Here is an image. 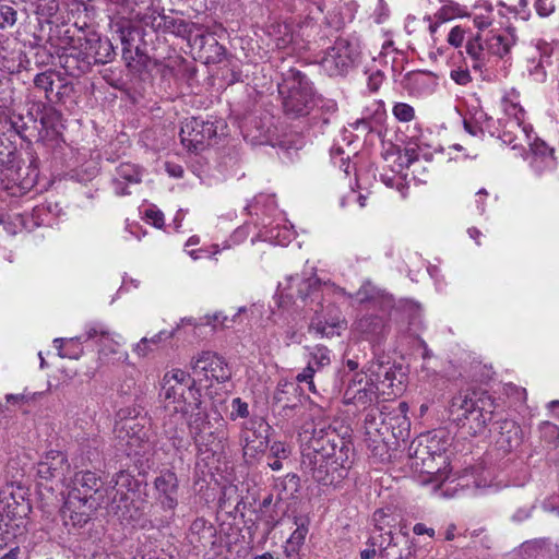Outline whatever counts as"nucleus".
<instances>
[{
  "mask_svg": "<svg viewBox=\"0 0 559 559\" xmlns=\"http://www.w3.org/2000/svg\"><path fill=\"white\" fill-rule=\"evenodd\" d=\"M306 444L301 453V467L314 481L323 486L342 483L352 468L353 445L335 428L318 421L300 432Z\"/></svg>",
  "mask_w": 559,
  "mask_h": 559,
  "instance_id": "nucleus-1",
  "label": "nucleus"
},
{
  "mask_svg": "<svg viewBox=\"0 0 559 559\" xmlns=\"http://www.w3.org/2000/svg\"><path fill=\"white\" fill-rule=\"evenodd\" d=\"M159 399L163 402L162 421L165 436L176 450L187 449L189 441L178 429L191 409L202 405L201 392L195 380L185 370L175 368L167 371L160 381Z\"/></svg>",
  "mask_w": 559,
  "mask_h": 559,
  "instance_id": "nucleus-2",
  "label": "nucleus"
},
{
  "mask_svg": "<svg viewBox=\"0 0 559 559\" xmlns=\"http://www.w3.org/2000/svg\"><path fill=\"white\" fill-rule=\"evenodd\" d=\"M495 408V401L488 393L466 391L452 397L449 413L457 425L467 428L471 436H478L486 430Z\"/></svg>",
  "mask_w": 559,
  "mask_h": 559,
  "instance_id": "nucleus-3",
  "label": "nucleus"
},
{
  "mask_svg": "<svg viewBox=\"0 0 559 559\" xmlns=\"http://www.w3.org/2000/svg\"><path fill=\"white\" fill-rule=\"evenodd\" d=\"M277 87L283 98L284 111L292 118L309 115L316 105L312 83L296 68L282 72V81Z\"/></svg>",
  "mask_w": 559,
  "mask_h": 559,
  "instance_id": "nucleus-4",
  "label": "nucleus"
},
{
  "mask_svg": "<svg viewBox=\"0 0 559 559\" xmlns=\"http://www.w3.org/2000/svg\"><path fill=\"white\" fill-rule=\"evenodd\" d=\"M130 409H120L117 413V420L114 433L119 447L127 455H142L148 448V429L145 427L146 418L132 415Z\"/></svg>",
  "mask_w": 559,
  "mask_h": 559,
  "instance_id": "nucleus-5",
  "label": "nucleus"
},
{
  "mask_svg": "<svg viewBox=\"0 0 559 559\" xmlns=\"http://www.w3.org/2000/svg\"><path fill=\"white\" fill-rule=\"evenodd\" d=\"M271 426L263 418H251L241 425L239 442L247 462L255 460L269 447Z\"/></svg>",
  "mask_w": 559,
  "mask_h": 559,
  "instance_id": "nucleus-6",
  "label": "nucleus"
},
{
  "mask_svg": "<svg viewBox=\"0 0 559 559\" xmlns=\"http://www.w3.org/2000/svg\"><path fill=\"white\" fill-rule=\"evenodd\" d=\"M76 497V492L67 495L61 509L63 524L69 527V531L83 528L104 503V501L85 502Z\"/></svg>",
  "mask_w": 559,
  "mask_h": 559,
  "instance_id": "nucleus-7",
  "label": "nucleus"
},
{
  "mask_svg": "<svg viewBox=\"0 0 559 559\" xmlns=\"http://www.w3.org/2000/svg\"><path fill=\"white\" fill-rule=\"evenodd\" d=\"M216 133L217 127L214 121L192 117L182 123L179 135L181 143L189 151H200Z\"/></svg>",
  "mask_w": 559,
  "mask_h": 559,
  "instance_id": "nucleus-8",
  "label": "nucleus"
},
{
  "mask_svg": "<svg viewBox=\"0 0 559 559\" xmlns=\"http://www.w3.org/2000/svg\"><path fill=\"white\" fill-rule=\"evenodd\" d=\"M194 376L224 383L231 378V371L223 357L205 350L193 356L190 362Z\"/></svg>",
  "mask_w": 559,
  "mask_h": 559,
  "instance_id": "nucleus-9",
  "label": "nucleus"
},
{
  "mask_svg": "<svg viewBox=\"0 0 559 559\" xmlns=\"http://www.w3.org/2000/svg\"><path fill=\"white\" fill-rule=\"evenodd\" d=\"M318 286L319 281L314 276L306 277L298 274L286 276L277 286L278 306L286 307L297 299L305 301Z\"/></svg>",
  "mask_w": 559,
  "mask_h": 559,
  "instance_id": "nucleus-10",
  "label": "nucleus"
},
{
  "mask_svg": "<svg viewBox=\"0 0 559 559\" xmlns=\"http://www.w3.org/2000/svg\"><path fill=\"white\" fill-rule=\"evenodd\" d=\"M355 51L346 39H337L326 49L320 64L330 76L344 75L353 67Z\"/></svg>",
  "mask_w": 559,
  "mask_h": 559,
  "instance_id": "nucleus-11",
  "label": "nucleus"
},
{
  "mask_svg": "<svg viewBox=\"0 0 559 559\" xmlns=\"http://www.w3.org/2000/svg\"><path fill=\"white\" fill-rule=\"evenodd\" d=\"M99 336L98 360L102 365L129 364V354L120 348V343L110 336L109 332L100 325L90 326L86 331V340Z\"/></svg>",
  "mask_w": 559,
  "mask_h": 559,
  "instance_id": "nucleus-12",
  "label": "nucleus"
},
{
  "mask_svg": "<svg viewBox=\"0 0 559 559\" xmlns=\"http://www.w3.org/2000/svg\"><path fill=\"white\" fill-rule=\"evenodd\" d=\"M100 478L91 471H81L74 474L73 478L66 485L67 495L76 492L82 501H104V489H100Z\"/></svg>",
  "mask_w": 559,
  "mask_h": 559,
  "instance_id": "nucleus-13",
  "label": "nucleus"
},
{
  "mask_svg": "<svg viewBox=\"0 0 559 559\" xmlns=\"http://www.w3.org/2000/svg\"><path fill=\"white\" fill-rule=\"evenodd\" d=\"M229 438L228 425L223 419L216 424H212L211 428H206L191 438L197 449L202 452H223Z\"/></svg>",
  "mask_w": 559,
  "mask_h": 559,
  "instance_id": "nucleus-14",
  "label": "nucleus"
},
{
  "mask_svg": "<svg viewBox=\"0 0 559 559\" xmlns=\"http://www.w3.org/2000/svg\"><path fill=\"white\" fill-rule=\"evenodd\" d=\"M156 499L163 510L174 511L178 506L179 480L173 469H164L154 480Z\"/></svg>",
  "mask_w": 559,
  "mask_h": 559,
  "instance_id": "nucleus-15",
  "label": "nucleus"
},
{
  "mask_svg": "<svg viewBox=\"0 0 559 559\" xmlns=\"http://www.w3.org/2000/svg\"><path fill=\"white\" fill-rule=\"evenodd\" d=\"M70 469L67 456L59 451H50L37 465V475L45 480H64L66 473Z\"/></svg>",
  "mask_w": 559,
  "mask_h": 559,
  "instance_id": "nucleus-16",
  "label": "nucleus"
},
{
  "mask_svg": "<svg viewBox=\"0 0 559 559\" xmlns=\"http://www.w3.org/2000/svg\"><path fill=\"white\" fill-rule=\"evenodd\" d=\"M99 50L95 52L94 56H92V61H83L81 64L75 66L78 62L76 58L73 55H67L63 57V63L62 67L66 69V71L73 75L78 76L84 72H86L90 68V66L93 63H106L111 60V55L114 53L112 47L109 40H98Z\"/></svg>",
  "mask_w": 559,
  "mask_h": 559,
  "instance_id": "nucleus-17",
  "label": "nucleus"
},
{
  "mask_svg": "<svg viewBox=\"0 0 559 559\" xmlns=\"http://www.w3.org/2000/svg\"><path fill=\"white\" fill-rule=\"evenodd\" d=\"M141 178L142 175L136 165L130 163L120 164L111 181L115 193L119 197L131 194L129 187L139 185Z\"/></svg>",
  "mask_w": 559,
  "mask_h": 559,
  "instance_id": "nucleus-18",
  "label": "nucleus"
},
{
  "mask_svg": "<svg viewBox=\"0 0 559 559\" xmlns=\"http://www.w3.org/2000/svg\"><path fill=\"white\" fill-rule=\"evenodd\" d=\"M130 497L122 486L107 487L104 489V503L102 508L107 509L109 513L119 515L123 520H128L124 509L129 508Z\"/></svg>",
  "mask_w": 559,
  "mask_h": 559,
  "instance_id": "nucleus-19",
  "label": "nucleus"
},
{
  "mask_svg": "<svg viewBox=\"0 0 559 559\" xmlns=\"http://www.w3.org/2000/svg\"><path fill=\"white\" fill-rule=\"evenodd\" d=\"M498 438L497 443L504 451H511L520 445L522 441L521 427L512 419H502L497 421Z\"/></svg>",
  "mask_w": 559,
  "mask_h": 559,
  "instance_id": "nucleus-20",
  "label": "nucleus"
},
{
  "mask_svg": "<svg viewBox=\"0 0 559 559\" xmlns=\"http://www.w3.org/2000/svg\"><path fill=\"white\" fill-rule=\"evenodd\" d=\"M179 326L171 331L162 330L154 334L152 337H142L136 344L133 345L132 350L139 357H146L154 350V346H158L162 342L170 340L175 336Z\"/></svg>",
  "mask_w": 559,
  "mask_h": 559,
  "instance_id": "nucleus-21",
  "label": "nucleus"
},
{
  "mask_svg": "<svg viewBox=\"0 0 559 559\" xmlns=\"http://www.w3.org/2000/svg\"><path fill=\"white\" fill-rule=\"evenodd\" d=\"M515 39L512 35L492 34L486 38L487 59L490 56L503 58L507 56L511 47L514 45Z\"/></svg>",
  "mask_w": 559,
  "mask_h": 559,
  "instance_id": "nucleus-22",
  "label": "nucleus"
},
{
  "mask_svg": "<svg viewBox=\"0 0 559 559\" xmlns=\"http://www.w3.org/2000/svg\"><path fill=\"white\" fill-rule=\"evenodd\" d=\"M162 22L163 27L166 31L182 38H190L195 31L199 32L202 29V26L197 23L187 22L186 20L176 19L168 15H163Z\"/></svg>",
  "mask_w": 559,
  "mask_h": 559,
  "instance_id": "nucleus-23",
  "label": "nucleus"
},
{
  "mask_svg": "<svg viewBox=\"0 0 559 559\" xmlns=\"http://www.w3.org/2000/svg\"><path fill=\"white\" fill-rule=\"evenodd\" d=\"M465 51L472 59V67L476 70H481L488 63L486 43H481L480 35L469 38L465 45Z\"/></svg>",
  "mask_w": 559,
  "mask_h": 559,
  "instance_id": "nucleus-24",
  "label": "nucleus"
},
{
  "mask_svg": "<svg viewBox=\"0 0 559 559\" xmlns=\"http://www.w3.org/2000/svg\"><path fill=\"white\" fill-rule=\"evenodd\" d=\"M362 381L364 377L360 373H356L354 376V379L350 381L345 392V397L348 401L361 404L371 401L373 392L367 389V385L369 384L368 380L365 381L364 385Z\"/></svg>",
  "mask_w": 559,
  "mask_h": 559,
  "instance_id": "nucleus-25",
  "label": "nucleus"
},
{
  "mask_svg": "<svg viewBox=\"0 0 559 559\" xmlns=\"http://www.w3.org/2000/svg\"><path fill=\"white\" fill-rule=\"evenodd\" d=\"M356 328L367 337L378 338L384 334L385 324L382 317L369 314L360 318Z\"/></svg>",
  "mask_w": 559,
  "mask_h": 559,
  "instance_id": "nucleus-26",
  "label": "nucleus"
},
{
  "mask_svg": "<svg viewBox=\"0 0 559 559\" xmlns=\"http://www.w3.org/2000/svg\"><path fill=\"white\" fill-rule=\"evenodd\" d=\"M185 417H187V426L191 438L199 435L200 431L211 428L212 423L210 421L206 412L202 409L201 405L199 408L191 409Z\"/></svg>",
  "mask_w": 559,
  "mask_h": 559,
  "instance_id": "nucleus-27",
  "label": "nucleus"
},
{
  "mask_svg": "<svg viewBox=\"0 0 559 559\" xmlns=\"http://www.w3.org/2000/svg\"><path fill=\"white\" fill-rule=\"evenodd\" d=\"M377 554H379L380 559L400 558V555L392 554L388 547H384L380 542L378 543V537H370L367 542V548L360 551V559H372Z\"/></svg>",
  "mask_w": 559,
  "mask_h": 559,
  "instance_id": "nucleus-28",
  "label": "nucleus"
},
{
  "mask_svg": "<svg viewBox=\"0 0 559 559\" xmlns=\"http://www.w3.org/2000/svg\"><path fill=\"white\" fill-rule=\"evenodd\" d=\"M364 423L367 435L377 432L382 436V429L388 428L389 425L386 418L383 417V413L378 407H372L367 412Z\"/></svg>",
  "mask_w": 559,
  "mask_h": 559,
  "instance_id": "nucleus-29",
  "label": "nucleus"
},
{
  "mask_svg": "<svg viewBox=\"0 0 559 559\" xmlns=\"http://www.w3.org/2000/svg\"><path fill=\"white\" fill-rule=\"evenodd\" d=\"M276 412V415L284 419L289 420L295 417H299L304 415L305 406L301 403L300 399L297 395L293 396V401L283 403L273 408Z\"/></svg>",
  "mask_w": 559,
  "mask_h": 559,
  "instance_id": "nucleus-30",
  "label": "nucleus"
},
{
  "mask_svg": "<svg viewBox=\"0 0 559 559\" xmlns=\"http://www.w3.org/2000/svg\"><path fill=\"white\" fill-rule=\"evenodd\" d=\"M342 322L340 320H333L332 322L322 321L319 318L313 319L310 323V331H314L321 336L332 337L340 334Z\"/></svg>",
  "mask_w": 559,
  "mask_h": 559,
  "instance_id": "nucleus-31",
  "label": "nucleus"
},
{
  "mask_svg": "<svg viewBox=\"0 0 559 559\" xmlns=\"http://www.w3.org/2000/svg\"><path fill=\"white\" fill-rule=\"evenodd\" d=\"M297 386L290 382H280L274 391L272 406L273 408L282 405L283 403L293 401L296 395Z\"/></svg>",
  "mask_w": 559,
  "mask_h": 559,
  "instance_id": "nucleus-32",
  "label": "nucleus"
},
{
  "mask_svg": "<svg viewBox=\"0 0 559 559\" xmlns=\"http://www.w3.org/2000/svg\"><path fill=\"white\" fill-rule=\"evenodd\" d=\"M81 340V337H78L76 340L70 338H56L53 341L55 346L59 349V355L61 357H67L70 359H79L83 354V348L81 346H76L75 349H72L71 346L76 344V341Z\"/></svg>",
  "mask_w": 559,
  "mask_h": 559,
  "instance_id": "nucleus-33",
  "label": "nucleus"
},
{
  "mask_svg": "<svg viewBox=\"0 0 559 559\" xmlns=\"http://www.w3.org/2000/svg\"><path fill=\"white\" fill-rule=\"evenodd\" d=\"M432 82L433 78L427 72L418 71L407 74V85L416 92L429 88Z\"/></svg>",
  "mask_w": 559,
  "mask_h": 559,
  "instance_id": "nucleus-34",
  "label": "nucleus"
},
{
  "mask_svg": "<svg viewBox=\"0 0 559 559\" xmlns=\"http://www.w3.org/2000/svg\"><path fill=\"white\" fill-rule=\"evenodd\" d=\"M56 73L51 70L38 73L34 79V84L37 88L45 91L46 98L51 100L49 94L53 92V76Z\"/></svg>",
  "mask_w": 559,
  "mask_h": 559,
  "instance_id": "nucleus-35",
  "label": "nucleus"
},
{
  "mask_svg": "<svg viewBox=\"0 0 559 559\" xmlns=\"http://www.w3.org/2000/svg\"><path fill=\"white\" fill-rule=\"evenodd\" d=\"M296 530L292 533L287 542L290 545H304L308 534V521L305 518H295Z\"/></svg>",
  "mask_w": 559,
  "mask_h": 559,
  "instance_id": "nucleus-36",
  "label": "nucleus"
},
{
  "mask_svg": "<svg viewBox=\"0 0 559 559\" xmlns=\"http://www.w3.org/2000/svg\"><path fill=\"white\" fill-rule=\"evenodd\" d=\"M310 355V361L313 364L317 371H319L324 366H329L331 362L330 350L324 346H316Z\"/></svg>",
  "mask_w": 559,
  "mask_h": 559,
  "instance_id": "nucleus-37",
  "label": "nucleus"
},
{
  "mask_svg": "<svg viewBox=\"0 0 559 559\" xmlns=\"http://www.w3.org/2000/svg\"><path fill=\"white\" fill-rule=\"evenodd\" d=\"M392 112L401 122H409L415 118V109L406 103H396L393 106Z\"/></svg>",
  "mask_w": 559,
  "mask_h": 559,
  "instance_id": "nucleus-38",
  "label": "nucleus"
},
{
  "mask_svg": "<svg viewBox=\"0 0 559 559\" xmlns=\"http://www.w3.org/2000/svg\"><path fill=\"white\" fill-rule=\"evenodd\" d=\"M379 290L370 282H366L355 294V298L360 304L369 302L378 298Z\"/></svg>",
  "mask_w": 559,
  "mask_h": 559,
  "instance_id": "nucleus-39",
  "label": "nucleus"
},
{
  "mask_svg": "<svg viewBox=\"0 0 559 559\" xmlns=\"http://www.w3.org/2000/svg\"><path fill=\"white\" fill-rule=\"evenodd\" d=\"M17 20L16 11L7 4H0V29L12 27Z\"/></svg>",
  "mask_w": 559,
  "mask_h": 559,
  "instance_id": "nucleus-40",
  "label": "nucleus"
},
{
  "mask_svg": "<svg viewBox=\"0 0 559 559\" xmlns=\"http://www.w3.org/2000/svg\"><path fill=\"white\" fill-rule=\"evenodd\" d=\"M16 160V152L12 145L0 144V166L11 169Z\"/></svg>",
  "mask_w": 559,
  "mask_h": 559,
  "instance_id": "nucleus-41",
  "label": "nucleus"
},
{
  "mask_svg": "<svg viewBox=\"0 0 559 559\" xmlns=\"http://www.w3.org/2000/svg\"><path fill=\"white\" fill-rule=\"evenodd\" d=\"M316 372H317L316 367L313 366V364L311 361H309L308 366L306 368H304L302 371L296 376V380L298 382L307 383L309 390L314 392L316 388H314V383H313V376Z\"/></svg>",
  "mask_w": 559,
  "mask_h": 559,
  "instance_id": "nucleus-42",
  "label": "nucleus"
},
{
  "mask_svg": "<svg viewBox=\"0 0 559 559\" xmlns=\"http://www.w3.org/2000/svg\"><path fill=\"white\" fill-rule=\"evenodd\" d=\"M231 408L230 419L233 420L236 418H247L249 416L248 404L240 397H236L231 401Z\"/></svg>",
  "mask_w": 559,
  "mask_h": 559,
  "instance_id": "nucleus-43",
  "label": "nucleus"
},
{
  "mask_svg": "<svg viewBox=\"0 0 559 559\" xmlns=\"http://www.w3.org/2000/svg\"><path fill=\"white\" fill-rule=\"evenodd\" d=\"M277 486H281L283 491L294 495L299 488V477L296 474H287Z\"/></svg>",
  "mask_w": 559,
  "mask_h": 559,
  "instance_id": "nucleus-44",
  "label": "nucleus"
},
{
  "mask_svg": "<svg viewBox=\"0 0 559 559\" xmlns=\"http://www.w3.org/2000/svg\"><path fill=\"white\" fill-rule=\"evenodd\" d=\"M508 116L512 117V122L515 123L519 128L523 126L524 122V109L516 104H507L504 108Z\"/></svg>",
  "mask_w": 559,
  "mask_h": 559,
  "instance_id": "nucleus-45",
  "label": "nucleus"
},
{
  "mask_svg": "<svg viewBox=\"0 0 559 559\" xmlns=\"http://www.w3.org/2000/svg\"><path fill=\"white\" fill-rule=\"evenodd\" d=\"M427 476L423 477V484H435V489L440 488L441 484L447 479V474L438 469L437 472L426 471Z\"/></svg>",
  "mask_w": 559,
  "mask_h": 559,
  "instance_id": "nucleus-46",
  "label": "nucleus"
},
{
  "mask_svg": "<svg viewBox=\"0 0 559 559\" xmlns=\"http://www.w3.org/2000/svg\"><path fill=\"white\" fill-rule=\"evenodd\" d=\"M290 453L289 448L281 441H275L270 445V456L273 459H287Z\"/></svg>",
  "mask_w": 559,
  "mask_h": 559,
  "instance_id": "nucleus-47",
  "label": "nucleus"
},
{
  "mask_svg": "<svg viewBox=\"0 0 559 559\" xmlns=\"http://www.w3.org/2000/svg\"><path fill=\"white\" fill-rule=\"evenodd\" d=\"M534 5L537 14L542 17L549 16L556 8L554 0H536Z\"/></svg>",
  "mask_w": 559,
  "mask_h": 559,
  "instance_id": "nucleus-48",
  "label": "nucleus"
},
{
  "mask_svg": "<svg viewBox=\"0 0 559 559\" xmlns=\"http://www.w3.org/2000/svg\"><path fill=\"white\" fill-rule=\"evenodd\" d=\"M380 534L373 535L372 537H378V543L380 542L384 547H388L390 551H392V548H396L399 543L394 539L392 532H385L382 533V528H379Z\"/></svg>",
  "mask_w": 559,
  "mask_h": 559,
  "instance_id": "nucleus-49",
  "label": "nucleus"
},
{
  "mask_svg": "<svg viewBox=\"0 0 559 559\" xmlns=\"http://www.w3.org/2000/svg\"><path fill=\"white\" fill-rule=\"evenodd\" d=\"M464 33L461 26L453 27L448 35L449 44L454 47H460L464 41Z\"/></svg>",
  "mask_w": 559,
  "mask_h": 559,
  "instance_id": "nucleus-50",
  "label": "nucleus"
},
{
  "mask_svg": "<svg viewBox=\"0 0 559 559\" xmlns=\"http://www.w3.org/2000/svg\"><path fill=\"white\" fill-rule=\"evenodd\" d=\"M384 75L381 71L377 70L374 72H371L368 76V88L371 92H377L381 84L383 83Z\"/></svg>",
  "mask_w": 559,
  "mask_h": 559,
  "instance_id": "nucleus-51",
  "label": "nucleus"
},
{
  "mask_svg": "<svg viewBox=\"0 0 559 559\" xmlns=\"http://www.w3.org/2000/svg\"><path fill=\"white\" fill-rule=\"evenodd\" d=\"M510 12H514L519 15L523 21L528 20L531 12L528 10V1L527 0H519L518 4L513 8H509Z\"/></svg>",
  "mask_w": 559,
  "mask_h": 559,
  "instance_id": "nucleus-52",
  "label": "nucleus"
},
{
  "mask_svg": "<svg viewBox=\"0 0 559 559\" xmlns=\"http://www.w3.org/2000/svg\"><path fill=\"white\" fill-rule=\"evenodd\" d=\"M413 455H414V457L416 460L415 464L418 466L419 465L418 460H420L423 466L425 467L427 465V463H426V455L427 456L430 455L429 448L428 447H423L421 444H418V448L415 450Z\"/></svg>",
  "mask_w": 559,
  "mask_h": 559,
  "instance_id": "nucleus-53",
  "label": "nucleus"
},
{
  "mask_svg": "<svg viewBox=\"0 0 559 559\" xmlns=\"http://www.w3.org/2000/svg\"><path fill=\"white\" fill-rule=\"evenodd\" d=\"M451 78L461 85H465L471 81L469 73L467 71H452Z\"/></svg>",
  "mask_w": 559,
  "mask_h": 559,
  "instance_id": "nucleus-54",
  "label": "nucleus"
},
{
  "mask_svg": "<svg viewBox=\"0 0 559 559\" xmlns=\"http://www.w3.org/2000/svg\"><path fill=\"white\" fill-rule=\"evenodd\" d=\"M228 318L226 316H223L222 313H215L212 317L207 318V324H212L213 328L219 326H227Z\"/></svg>",
  "mask_w": 559,
  "mask_h": 559,
  "instance_id": "nucleus-55",
  "label": "nucleus"
},
{
  "mask_svg": "<svg viewBox=\"0 0 559 559\" xmlns=\"http://www.w3.org/2000/svg\"><path fill=\"white\" fill-rule=\"evenodd\" d=\"M474 25L478 29H485L491 25V19L485 15H476L474 17Z\"/></svg>",
  "mask_w": 559,
  "mask_h": 559,
  "instance_id": "nucleus-56",
  "label": "nucleus"
},
{
  "mask_svg": "<svg viewBox=\"0 0 559 559\" xmlns=\"http://www.w3.org/2000/svg\"><path fill=\"white\" fill-rule=\"evenodd\" d=\"M300 546L298 545H290L289 542H286L284 552L287 558L289 559H296L298 556Z\"/></svg>",
  "mask_w": 559,
  "mask_h": 559,
  "instance_id": "nucleus-57",
  "label": "nucleus"
},
{
  "mask_svg": "<svg viewBox=\"0 0 559 559\" xmlns=\"http://www.w3.org/2000/svg\"><path fill=\"white\" fill-rule=\"evenodd\" d=\"M476 195L478 197V199L476 200L477 209L479 210L480 213H484L485 212V198L488 197V192L486 189L483 188L477 191Z\"/></svg>",
  "mask_w": 559,
  "mask_h": 559,
  "instance_id": "nucleus-58",
  "label": "nucleus"
},
{
  "mask_svg": "<svg viewBox=\"0 0 559 559\" xmlns=\"http://www.w3.org/2000/svg\"><path fill=\"white\" fill-rule=\"evenodd\" d=\"M413 532L416 534V535H423V534H428L430 536H432L435 534V531L433 528H428L425 524L423 523H417L414 525L413 527Z\"/></svg>",
  "mask_w": 559,
  "mask_h": 559,
  "instance_id": "nucleus-59",
  "label": "nucleus"
},
{
  "mask_svg": "<svg viewBox=\"0 0 559 559\" xmlns=\"http://www.w3.org/2000/svg\"><path fill=\"white\" fill-rule=\"evenodd\" d=\"M166 167H167V171H168V174L170 176L176 177V178H181L182 177L183 169H182L181 166L167 164Z\"/></svg>",
  "mask_w": 559,
  "mask_h": 559,
  "instance_id": "nucleus-60",
  "label": "nucleus"
},
{
  "mask_svg": "<svg viewBox=\"0 0 559 559\" xmlns=\"http://www.w3.org/2000/svg\"><path fill=\"white\" fill-rule=\"evenodd\" d=\"M464 129L472 135H477L481 129L477 124H473L468 120H464Z\"/></svg>",
  "mask_w": 559,
  "mask_h": 559,
  "instance_id": "nucleus-61",
  "label": "nucleus"
},
{
  "mask_svg": "<svg viewBox=\"0 0 559 559\" xmlns=\"http://www.w3.org/2000/svg\"><path fill=\"white\" fill-rule=\"evenodd\" d=\"M371 123H372L371 120L366 119V118H361V119L356 121L355 128L359 129L360 127H362V129H365V130L372 131L373 127H372Z\"/></svg>",
  "mask_w": 559,
  "mask_h": 559,
  "instance_id": "nucleus-62",
  "label": "nucleus"
},
{
  "mask_svg": "<svg viewBox=\"0 0 559 559\" xmlns=\"http://www.w3.org/2000/svg\"><path fill=\"white\" fill-rule=\"evenodd\" d=\"M405 157H406V166L408 167L412 163L417 160L418 156L416 154V151L414 148H406L405 150Z\"/></svg>",
  "mask_w": 559,
  "mask_h": 559,
  "instance_id": "nucleus-63",
  "label": "nucleus"
},
{
  "mask_svg": "<svg viewBox=\"0 0 559 559\" xmlns=\"http://www.w3.org/2000/svg\"><path fill=\"white\" fill-rule=\"evenodd\" d=\"M150 218L153 219L155 226L160 227L164 224V216L162 213L152 212V214H147Z\"/></svg>",
  "mask_w": 559,
  "mask_h": 559,
  "instance_id": "nucleus-64",
  "label": "nucleus"
}]
</instances>
